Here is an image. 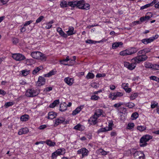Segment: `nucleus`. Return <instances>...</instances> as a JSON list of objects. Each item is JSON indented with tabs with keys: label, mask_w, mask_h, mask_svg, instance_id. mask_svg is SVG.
<instances>
[{
	"label": "nucleus",
	"mask_w": 159,
	"mask_h": 159,
	"mask_svg": "<svg viewBox=\"0 0 159 159\" xmlns=\"http://www.w3.org/2000/svg\"><path fill=\"white\" fill-rule=\"evenodd\" d=\"M69 5L72 7H76L79 9L88 10L89 9L90 5L87 3H85L84 0L75 1L69 2Z\"/></svg>",
	"instance_id": "nucleus-1"
},
{
	"label": "nucleus",
	"mask_w": 159,
	"mask_h": 159,
	"mask_svg": "<svg viewBox=\"0 0 159 159\" xmlns=\"http://www.w3.org/2000/svg\"><path fill=\"white\" fill-rule=\"evenodd\" d=\"M137 51L136 48H132L130 49H127L120 52V54L122 56L130 55L135 53L137 52Z\"/></svg>",
	"instance_id": "nucleus-2"
},
{
	"label": "nucleus",
	"mask_w": 159,
	"mask_h": 159,
	"mask_svg": "<svg viewBox=\"0 0 159 159\" xmlns=\"http://www.w3.org/2000/svg\"><path fill=\"white\" fill-rule=\"evenodd\" d=\"M152 138V137L149 135L143 136L140 140V146L142 147L145 146L147 144L146 142Z\"/></svg>",
	"instance_id": "nucleus-3"
},
{
	"label": "nucleus",
	"mask_w": 159,
	"mask_h": 159,
	"mask_svg": "<svg viewBox=\"0 0 159 159\" xmlns=\"http://www.w3.org/2000/svg\"><path fill=\"white\" fill-rule=\"evenodd\" d=\"M132 152L133 153L135 159H144L145 156L142 152L137 151L136 149H133Z\"/></svg>",
	"instance_id": "nucleus-4"
},
{
	"label": "nucleus",
	"mask_w": 159,
	"mask_h": 159,
	"mask_svg": "<svg viewBox=\"0 0 159 159\" xmlns=\"http://www.w3.org/2000/svg\"><path fill=\"white\" fill-rule=\"evenodd\" d=\"M148 57L145 55H142L141 56H137L136 57L132 59L131 62H134L139 63L141 62L146 60Z\"/></svg>",
	"instance_id": "nucleus-5"
},
{
	"label": "nucleus",
	"mask_w": 159,
	"mask_h": 159,
	"mask_svg": "<svg viewBox=\"0 0 159 159\" xmlns=\"http://www.w3.org/2000/svg\"><path fill=\"white\" fill-rule=\"evenodd\" d=\"M39 93L33 89L27 90L25 93L26 96L29 97H33L37 96Z\"/></svg>",
	"instance_id": "nucleus-6"
},
{
	"label": "nucleus",
	"mask_w": 159,
	"mask_h": 159,
	"mask_svg": "<svg viewBox=\"0 0 159 159\" xmlns=\"http://www.w3.org/2000/svg\"><path fill=\"white\" fill-rule=\"evenodd\" d=\"M12 57L16 61H21L25 59V56L19 53L12 54Z\"/></svg>",
	"instance_id": "nucleus-7"
},
{
	"label": "nucleus",
	"mask_w": 159,
	"mask_h": 159,
	"mask_svg": "<svg viewBox=\"0 0 159 159\" xmlns=\"http://www.w3.org/2000/svg\"><path fill=\"white\" fill-rule=\"evenodd\" d=\"M137 64L136 62H132L131 63H129L128 62H125L124 65L128 69L131 70L134 69Z\"/></svg>",
	"instance_id": "nucleus-8"
},
{
	"label": "nucleus",
	"mask_w": 159,
	"mask_h": 159,
	"mask_svg": "<svg viewBox=\"0 0 159 159\" xmlns=\"http://www.w3.org/2000/svg\"><path fill=\"white\" fill-rule=\"evenodd\" d=\"M158 35H156L155 37H151L148 39H142L141 41L144 44H147L153 41L154 40L157 38Z\"/></svg>",
	"instance_id": "nucleus-9"
},
{
	"label": "nucleus",
	"mask_w": 159,
	"mask_h": 159,
	"mask_svg": "<svg viewBox=\"0 0 159 159\" xmlns=\"http://www.w3.org/2000/svg\"><path fill=\"white\" fill-rule=\"evenodd\" d=\"M123 94L122 93L117 92V93H112L109 95V98L112 100L116 99L118 97H120L123 96Z\"/></svg>",
	"instance_id": "nucleus-10"
},
{
	"label": "nucleus",
	"mask_w": 159,
	"mask_h": 159,
	"mask_svg": "<svg viewBox=\"0 0 159 159\" xmlns=\"http://www.w3.org/2000/svg\"><path fill=\"white\" fill-rule=\"evenodd\" d=\"M67 122L65 121V119L62 117H60L55 120L54 126H56L61 123L65 125L67 124Z\"/></svg>",
	"instance_id": "nucleus-11"
},
{
	"label": "nucleus",
	"mask_w": 159,
	"mask_h": 159,
	"mask_svg": "<svg viewBox=\"0 0 159 159\" xmlns=\"http://www.w3.org/2000/svg\"><path fill=\"white\" fill-rule=\"evenodd\" d=\"M88 151L86 149L82 148L78 151L77 153L79 154H82V158H83L84 157L88 155Z\"/></svg>",
	"instance_id": "nucleus-12"
},
{
	"label": "nucleus",
	"mask_w": 159,
	"mask_h": 159,
	"mask_svg": "<svg viewBox=\"0 0 159 159\" xmlns=\"http://www.w3.org/2000/svg\"><path fill=\"white\" fill-rule=\"evenodd\" d=\"M45 83V79L41 76L39 77L38 81L36 83V85L38 86H40L44 85Z\"/></svg>",
	"instance_id": "nucleus-13"
},
{
	"label": "nucleus",
	"mask_w": 159,
	"mask_h": 159,
	"mask_svg": "<svg viewBox=\"0 0 159 159\" xmlns=\"http://www.w3.org/2000/svg\"><path fill=\"white\" fill-rule=\"evenodd\" d=\"M41 55L42 53L38 51L33 52L31 54L32 57L36 59H39L40 58Z\"/></svg>",
	"instance_id": "nucleus-14"
},
{
	"label": "nucleus",
	"mask_w": 159,
	"mask_h": 159,
	"mask_svg": "<svg viewBox=\"0 0 159 159\" xmlns=\"http://www.w3.org/2000/svg\"><path fill=\"white\" fill-rule=\"evenodd\" d=\"M98 118V116L97 117L95 115H94L90 118L89 120V122L91 125H94L97 123Z\"/></svg>",
	"instance_id": "nucleus-15"
},
{
	"label": "nucleus",
	"mask_w": 159,
	"mask_h": 159,
	"mask_svg": "<svg viewBox=\"0 0 159 159\" xmlns=\"http://www.w3.org/2000/svg\"><path fill=\"white\" fill-rule=\"evenodd\" d=\"M73 129L82 131L84 129L85 127L84 126L81 125L80 124H78L74 127Z\"/></svg>",
	"instance_id": "nucleus-16"
},
{
	"label": "nucleus",
	"mask_w": 159,
	"mask_h": 159,
	"mask_svg": "<svg viewBox=\"0 0 159 159\" xmlns=\"http://www.w3.org/2000/svg\"><path fill=\"white\" fill-rule=\"evenodd\" d=\"M64 81L69 86L71 85L73 83V80L71 78L66 77L64 79Z\"/></svg>",
	"instance_id": "nucleus-17"
},
{
	"label": "nucleus",
	"mask_w": 159,
	"mask_h": 159,
	"mask_svg": "<svg viewBox=\"0 0 159 159\" xmlns=\"http://www.w3.org/2000/svg\"><path fill=\"white\" fill-rule=\"evenodd\" d=\"M67 104L65 102L61 103L60 104V111L61 112H63L67 109Z\"/></svg>",
	"instance_id": "nucleus-18"
},
{
	"label": "nucleus",
	"mask_w": 159,
	"mask_h": 159,
	"mask_svg": "<svg viewBox=\"0 0 159 159\" xmlns=\"http://www.w3.org/2000/svg\"><path fill=\"white\" fill-rule=\"evenodd\" d=\"M57 31L59 32V34L62 37L66 38L67 37V35L65 34V33L62 31V29L58 27L57 28Z\"/></svg>",
	"instance_id": "nucleus-19"
},
{
	"label": "nucleus",
	"mask_w": 159,
	"mask_h": 159,
	"mask_svg": "<svg viewBox=\"0 0 159 159\" xmlns=\"http://www.w3.org/2000/svg\"><path fill=\"white\" fill-rule=\"evenodd\" d=\"M76 31L74 30V28L72 27L69 28L67 32V35L69 36L71 35L76 33Z\"/></svg>",
	"instance_id": "nucleus-20"
},
{
	"label": "nucleus",
	"mask_w": 159,
	"mask_h": 159,
	"mask_svg": "<svg viewBox=\"0 0 159 159\" xmlns=\"http://www.w3.org/2000/svg\"><path fill=\"white\" fill-rule=\"evenodd\" d=\"M28 132V129L27 128H25L20 129L18 132V134L19 135H21L22 134H26Z\"/></svg>",
	"instance_id": "nucleus-21"
},
{
	"label": "nucleus",
	"mask_w": 159,
	"mask_h": 159,
	"mask_svg": "<svg viewBox=\"0 0 159 159\" xmlns=\"http://www.w3.org/2000/svg\"><path fill=\"white\" fill-rule=\"evenodd\" d=\"M48 116V119H52L55 118L57 116V113L53 111H51L49 112Z\"/></svg>",
	"instance_id": "nucleus-22"
},
{
	"label": "nucleus",
	"mask_w": 159,
	"mask_h": 159,
	"mask_svg": "<svg viewBox=\"0 0 159 159\" xmlns=\"http://www.w3.org/2000/svg\"><path fill=\"white\" fill-rule=\"evenodd\" d=\"M56 72L57 71L55 70H53L51 71H50L48 74H44V76L45 77H49L52 75L55 74L56 73Z\"/></svg>",
	"instance_id": "nucleus-23"
},
{
	"label": "nucleus",
	"mask_w": 159,
	"mask_h": 159,
	"mask_svg": "<svg viewBox=\"0 0 159 159\" xmlns=\"http://www.w3.org/2000/svg\"><path fill=\"white\" fill-rule=\"evenodd\" d=\"M83 106H80L77 107L75 110L73 111L72 114L73 115H75L78 113L83 109Z\"/></svg>",
	"instance_id": "nucleus-24"
},
{
	"label": "nucleus",
	"mask_w": 159,
	"mask_h": 159,
	"mask_svg": "<svg viewBox=\"0 0 159 159\" xmlns=\"http://www.w3.org/2000/svg\"><path fill=\"white\" fill-rule=\"evenodd\" d=\"M58 155L64 154L65 153V150L64 148H62L58 149L56 151Z\"/></svg>",
	"instance_id": "nucleus-25"
},
{
	"label": "nucleus",
	"mask_w": 159,
	"mask_h": 159,
	"mask_svg": "<svg viewBox=\"0 0 159 159\" xmlns=\"http://www.w3.org/2000/svg\"><path fill=\"white\" fill-rule=\"evenodd\" d=\"M29 118V116L28 115H24L22 116L20 118L21 121H27Z\"/></svg>",
	"instance_id": "nucleus-26"
},
{
	"label": "nucleus",
	"mask_w": 159,
	"mask_h": 159,
	"mask_svg": "<svg viewBox=\"0 0 159 159\" xmlns=\"http://www.w3.org/2000/svg\"><path fill=\"white\" fill-rule=\"evenodd\" d=\"M43 69L42 66H40L35 68L33 70L32 73L34 75L36 74L40 70H42Z\"/></svg>",
	"instance_id": "nucleus-27"
},
{
	"label": "nucleus",
	"mask_w": 159,
	"mask_h": 159,
	"mask_svg": "<svg viewBox=\"0 0 159 159\" xmlns=\"http://www.w3.org/2000/svg\"><path fill=\"white\" fill-rule=\"evenodd\" d=\"M123 44V43L121 42H118L116 43H114L112 44V48L113 49H116L120 46L122 45Z\"/></svg>",
	"instance_id": "nucleus-28"
},
{
	"label": "nucleus",
	"mask_w": 159,
	"mask_h": 159,
	"mask_svg": "<svg viewBox=\"0 0 159 159\" xmlns=\"http://www.w3.org/2000/svg\"><path fill=\"white\" fill-rule=\"evenodd\" d=\"M59 103V100H55L52 103L50 104L49 107L50 108H53L55 107Z\"/></svg>",
	"instance_id": "nucleus-29"
},
{
	"label": "nucleus",
	"mask_w": 159,
	"mask_h": 159,
	"mask_svg": "<svg viewBox=\"0 0 159 159\" xmlns=\"http://www.w3.org/2000/svg\"><path fill=\"white\" fill-rule=\"evenodd\" d=\"M111 130V127L109 128H107V127H105L104 128H102L99 129L98 130V133L102 132L107 131H110Z\"/></svg>",
	"instance_id": "nucleus-30"
},
{
	"label": "nucleus",
	"mask_w": 159,
	"mask_h": 159,
	"mask_svg": "<svg viewBox=\"0 0 159 159\" xmlns=\"http://www.w3.org/2000/svg\"><path fill=\"white\" fill-rule=\"evenodd\" d=\"M68 2V3H67V2L66 1H61L60 3V6L62 7H67L68 5L70 6L68 4L69 2Z\"/></svg>",
	"instance_id": "nucleus-31"
},
{
	"label": "nucleus",
	"mask_w": 159,
	"mask_h": 159,
	"mask_svg": "<svg viewBox=\"0 0 159 159\" xmlns=\"http://www.w3.org/2000/svg\"><path fill=\"white\" fill-rule=\"evenodd\" d=\"M46 143L49 146H54L56 144L55 142H52L50 140H47L46 141Z\"/></svg>",
	"instance_id": "nucleus-32"
},
{
	"label": "nucleus",
	"mask_w": 159,
	"mask_h": 159,
	"mask_svg": "<svg viewBox=\"0 0 159 159\" xmlns=\"http://www.w3.org/2000/svg\"><path fill=\"white\" fill-rule=\"evenodd\" d=\"M102 110L100 109H98L96 110L95 113L94 115H95L96 116H98V118L102 115Z\"/></svg>",
	"instance_id": "nucleus-33"
},
{
	"label": "nucleus",
	"mask_w": 159,
	"mask_h": 159,
	"mask_svg": "<svg viewBox=\"0 0 159 159\" xmlns=\"http://www.w3.org/2000/svg\"><path fill=\"white\" fill-rule=\"evenodd\" d=\"M94 76L95 75L93 74L90 72H89L87 75L86 78L87 79H92L94 78Z\"/></svg>",
	"instance_id": "nucleus-34"
},
{
	"label": "nucleus",
	"mask_w": 159,
	"mask_h": 159,
	"mask_svg": "<svg viewBox=\"0 0 159 159\" xmlns=\"http://www.w3.org/2000/svg\"><path fill=\"white\" fill-rule=\"evenodd\" d=\"M146 127L145 126H138L137 127V129L140 131H143L146 129Z\"/></svg>",
	"instance_id": "nucleus-35"
},
{
	"label": "nucleus",
	"mask_w": 159,
	"mask_h": 159,
	"mask_svg": "<svg viewBox=\"0 0 159 159\" xmlns=\"http://www.w3.org/2000/svg\"><path fill=\"white\" fill-rule=\"evenodd\" d=\"M126 107H128L129 108H132L135 106L134 104L132 102H129L125 104Z\"/></svg>",
	"instance_id": "nucleus-36"
},
{
	"label": "nucleus",
	"mask_w": 159,
	"mask_h": 159,
	"mask_svg": "<svg viewBox=\"0 0 159 159\" xmlns=\"http://www.w3.org/2000/svg\"><path fill=\"white\" fill-rule=\"evenodd\" d=\"M150 80H155L157 82H159V78L156 76H152L149 77Z\"/></svg>",
	"instance_id": "nucleus-37"
},
{
	"label": "nucleus",
	"mask_w": 159,
	"mask_h": 159,
	"mask_svg": "<svg viewBox=\"0 0 159 159\" xmlns=\"http://www.w3.org/2000/svg\"><path fill=\"white\" fill-rule=\"evenodd\" d=\"M138 96V94L137 93H135L133 94H131L130 97V99L131 100H133L136 98Z\"/></svg>",
	"instance_id": "nucleus-38"
},
{
	"label": "nucleus",
	"mask_w": 159,
	"mask_h": 159,
	"mask_svg": "<svg viewBox=\"0 0 159 159\" xmlns=\"http://www.w3.org/2000/svg\"><path fill=\"white\" fill-rule=\"evenodd\" d=\"M152 64L149 62H146L144 64V66L146 68H152Z\"/></svg>",
	"instance_id": "nucleus-39"
},
{
	"label": "nucleus",
	"mask_w": 159,
	"mask_h": 159,
	"mask_svg": "<svg viewBox=\"0 0 159 159\" xmlns=\"http://www.w3.org/2000/svg\"><path fill=\"white\" fill-rule=\"evenodd\" d=\"M139 116L137 112H135L133 113L131 115V117L133 120L136 119Z\"/></svg>",
	"instance_id": "nucleus-40"
},
{
	"label": "nucleus",
	"mask_w": 159,
	"mask_h": 159,
	"mask_svg": "<svg viewBox=\"0 0 159 159\" xmlns=\"http://www.w3.org/2000/svg\"><path fill=\"white\" fill-rule=\"evenodd\" d=\"M151 6H152V4H147L143 6H142L140 7L141 10H143Z\"/></svg>",
	"instance_id": "nucleus-41"
},
{
	"label": "nucleus",
	"mask_w": 159,
	"mask_h": 159,
	"mask_svg": "<svg viewBox=\"0 0 159 159\" xmlns=\"http://www.w3.org/2000/svg\"><path fill=\"white\" fill-rule=\"evenodd\" d=\"M158 103L156 102H152L151 107L152 109L154 108L158 105Z\"/></svg>",
	"instance_id": "nucleus-42"
},
{
	"label": "nucleus",
	"mask_w": 159,
	"mask_h": 159,
	"mask_svg": "<svg viewBox=\"0 0 159 159\" xmlns=\"http://www.w3.org/2000/svg\"><path fill=\"white\" fill-rule=\"evenodd\" d=\"M100 98L99 96L95 95H92L91 98V99L92 100H97L99 99Z\"/></svg>",
	"instance_id": "nucleus-43"
},
{
	"label": "nucleus",
	"mask_w": 159,
	"mask_h": 159,
	"mask_svg": "<svg viewBox=\"0 0 159 159\" xmlns=\"http://www.w3.org/2000/svg\"><path fill=\"white\" fill-rule=\"evenodd\" d=\"M152 68L155 70H159V65L156 64H152Z\"/></svg>",
	"instance_id": "nucleus-44"
},
{
	"label": "nucleus",
	"mask_w": 159,
	"mask_h": 159,
	"mask_svg": "<svg viewBox=\"0 0 159 159\" xmlns=\"http://www.w3.org/2000/svg\"><path fill=\"white\" fill-rule=\"evenodd\" d=\"M147 14L148 15V16L146 15L145 18H146L147 20H148L151 17H152V15L151 13L148 12Z\"/></svg>",
	"instance_id": "nucleus-45"
},
{
	"label": "nucleus",
	"mask_w": 159,
	"mask_h": 159,
	"mask_svg": "<svg viewBox=\"0 0 159 159\" xmlns=\"http://www.w3.org/2000/svg\"><path fill=\"white\" fill-rule=\"evenodd\" d=\"M14 104V102H6L5 104V106L7 107H8L10 106L13 105Z\"/></svg>",
	"instance_id": "nucleus-46"
},
{
	"label": "nucleus",
	"mask_w": 159,
	"mask_h": 159,
	"mask_svg": "<svg viewBox=\"0 0 159 159\" xmlns=\"http://www.w3.org/2000/svg\"><path fill=\"white\" fill-rule=\"evenodd\" d=\"M106 76V74L104 73L102 74H98L96 76L97 78H100L101 77H104Z\"/></svg>",
	"instance_id": "nucleus-47"
},
{
	"label": "nucleus",
	"mask_w": 159,
	"mask_h": 159,
	"mask_svg": "<svg viewBox=\"0 0 159 159\" xmlns=\"http://www.w3.org/2000/svg\"><path fill=\"white\" fill-rule=\"evenodd\" d=\"M43 18L44 17L42 16L39 17L36 20V23H39L40 22Z\"/></svg>",
	"instance_id": "nucleus-48"
},
{
	"label": "nucleus",
	"mask_w": 159,
	"mask_h": 159,
	"mask_svg": "<svg viewBox=\"0 0 159 159\" xmlns=\"http://www.w3.org/2000/svg\"><path fill=\"white\" fill-rule=\"evenodd\" d=\"M8 0H0V5H4L7 3Z\"/></svg>",
	"instance_id": "nucleus-49"
},
{
	"label": "nucleus",
	"mask_w": 159,
	"mask_h": 159,
	"mask_svg": "<svg viewBox=\"0 0 159 159\" xmlns=\"http://www.w3.org/2000/svg\"><path fill=\"white\" fill-rule=\"evenodd\" d=\"M94 41L91 40V39H88L86 41V43L89 44L95 43H96V42H95V43H94Z\"/></svg>",
	"instance_id": "nucleus-50"
},
{
	"label": "nucleus",
	"mask_w": 159,
	"mask_h": 159,
	"mask_svg": "<svg viewBox=\"0 0 159 159\" xmlns=\"http://www.w3.org/2000/svg\"><path fill=\"white\" fill-rule=\"evenodd\" d=\"M134 126V124L133 123H130L128 124V127H129L128 128L129 129H131L133 128Z\"/></svg>",
	"instance_id": "nucleus-51"
},
{
	"label": "nucleus",
	"mask_w": 159,
	"mask_h": 159,
	"mask_svg": "<svg viewBox=\"0 0 159 159\" xmlns=\"http://www.w3.org/2000/svg\"><path fill=\"white\" fill-rule=\"evenodd\" d=\"M123 104V103H122L121 102H119L118 103L115 104L114 105V106L115 107L118 108L121 105Z\"/></svg>",
	"instance_id": "nucleus-52"
},
{
	"label": "nucleus",
	"mask_w": 159,
	"mask_h": 159,
	"mask_svg": "<svg viewBox=\"0 0 159 159\" xmlns=\"http://www.w3.org/2000/svg\"><path fill=\"white\" fill-rule=\"evenodd\" d=\"M21 73L24 76H26L29 73V71L23 70L22 71Z\"/></svg>",
	"instance_id": "nucleus-53"
},
{
	"label": "nucleus",
	"mask_w": 159,
	"mask_h": 159,
	"mask_svg": "<svg viewBox=\"0 0 159 159\" xmlns=\"http://www.w3.org/2000/svg\"><path fill=\"white\" fill-rule=\"evenodd\" d=\"M58 154L56 152H54L52 154V158L53 159L56 158L57 156H58Z\"/></svg>",
	"instance_id": "nucleus-54"
},
{
	"label": "nucleus",
	"mask_w": 159,
	"mask_h": 159,
	"mask_svg": "<svg viewBox=\"0 0 159 159\" xmlns=\"http://www.w3.org/2000/svg\"><path fill=\"white\" fill-rule=\"evenodd\" d=\"M142 55H145L143 50L139 51L137 53V56H141Z\"/></svg>",
	"instance_id": "nucleus-55"
},
{
	"label": "nucleus",
	"mask_w": 159,
	"mask_h": 159,
	"mask_svg": "<svg viewBox=\"0 0 159 159\" xmlns=\"http://www.w3.org/2000/svg\"><path fill=\"white\" fill-rule=\"evenodd\" d=\"M32 22H33V21L31 20L26 21V22H25V24H24V26H26L29 25Z\"/></svg>",
	"instance_id": "nucleus-56"
},
{
	"label": "nucleus",
	"mask_w": 159,
	"mask_h": 159,
	"mask_svg": "<svg viewBox=\"0 0 159 159\" xmlns=\"http://www.w3.org/2000/svg\"><path fill=\"white\" fill-rule=\"evenodd\" d=\"M101 151L100 152V153L102 154V155H106L107 154V152H107L104 150L102 149L101 150Z\"/></svg>",
	"instance_id": "nucleus-57"
},
{
	"label": "nucleus",
	"mask_w": 159,
	"mask_h": 159,
	"mask_svg": "<svg viewBox=\"0 0 159 159\" xmlns=\"http://www.w3.org/2000/svg\"><path fill=\"white\" fill-rule=\"evenodd\" d=\"M139 20L141 22H143L147 20L146 18H145V16L141 17L139 19Z\"/></svg>",
	"instance_id": "nucleus-58"
},
{
	"label": "nucleus",
	"mask_w": 159,
	"mask_h": 159,
	"mask_svg": "<svg viewBox=\"0 0 159 159\" xmlns=\"http://www.w3.org/2000/svg\"><path fill=\"white\" fill-rule=\"evenodd\" d=\"M145 54L150 51V49L149 48H146L143 49Z\"/></svg>",
	"instance_id": "nucleus-59"
},
{
	"label": "nucleus",
	"mask_w": 159,
	"mask_h": 159,
	"mask_svg": "<svg viewBox=\"0 0 159 159\" xmlns=\"http://www.w3.org/2000/svg\"><path fill=\"white\" fill-rule=\"evenodd\" d=\"M12 42L14 44H16L18 42V40L17 38H14L12 40Z\"/></svg>",
	"instance_id": "nucleus-60"
},
{
	"label": "nucleus",
	"mask_w": 159,
	"mask_h": 159,
	"mask_svg": "<svg viewBox=\"0 0 159 159\" xmlns=\"http://www.w3.org/2000/svg\"><path fill=\"white\" fill-rule=\"evenodd\" d=\"M52 87H48L46 88L44 91H46V92H49L50 91H51L52 90Z\"/></svg>",
	"instance_id": "nucleus-61"
},
{
	"label": "nucleus",
	"mask_w": 159,
	"mask_h": 159,
	"mask_svg": "<svg viewBox=\"0 0 159 159\" xmlns=\"http://www.w3.org/2000/svg\"><path fill=\"white\" fill-rule=\"evenodd\" d=\"M141 21H135L132 23L134 25H136L140 24L141 23Z\"/></svg>",
	"instance_id": "nucleus-62"
},
{
	"label": "nucleus",
	"mask_w": 159,
	"mask_h": 159,
	"mask_svg": "<svg viewBox=\"0 0 159 159\" xmlns=\"http://www.w3.org/2000/svg\"><path fill=\"white\" fill-rule=\"evenodd\" d=\"M46 56L45 55H43L42 53V55H41V58H39V59H40L41 60H46Z\"/></svg>",
	"instance_id": "nucleus-63"
},
{
	"label": "nucleus",
	"mask_w": 159,
	"mask_h": 159,
	"mask_svg": "<svg viewBox=\"0 0 159 159\" xmlns=\"http://www.w3.org/2000/svg\"><path fill=\"white\" fill-rule=\"evenodd\" d=\"M52 25L48 23L47 24L45 28L47 29H50L52 26Z\"/></svg>",
	"instance_id": "nucleus-64"
}]
</instances>
